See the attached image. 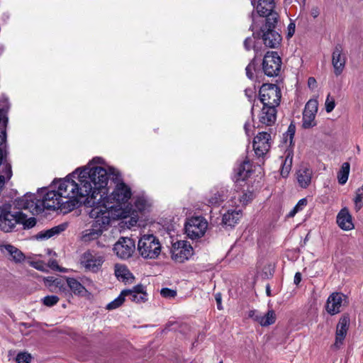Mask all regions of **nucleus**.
<instances>
[{
    "label": "nucleus",
    "instance_id": "nucleus-1",
    "mask_svg": "<svg viewBox=\"0 0 363 363\" xmlns=\"http://www.w3.org/2000/svg\"><path fill=\"white\" fill-rule=\"evenodd\" d=\"M103 159L99 157H94L89 164L88 167L78 168L72 173V176L79 175V182L82 185V191L85 192L86 198L83 200L84 206H111L108 198L104 196L108 193V180H118L121 177V172L113 167L107 169L93 166L94 164H102Z\"/></svg>",
    "mask_w": 363,
    "mask_h": 363
},
{
    "label": "nucleus",
    "instance_id": "nucleus-2",
    "mask_svg": "<svg viewBox=\"0 0 363 363\" xmlns=\"http://www.w3.org/2000/svg\"><path fill=\"white\" fill-rule=\"evenodd\" d=\"M91 208L89 213V217L93 218L91 226L82 232V239L84 242H89L99 238L102 233L107 230L112 220L126 215L119 208L113 206H86Z\"/></svg>",
    "mask_w": 363,
    "mask_h": 363
},
{
    "label": "nucleus",
    "instance_id": "nucleus-3",
    "mask_svg": "<svg viewBox=\"0 0 363 363\" xmlns=\"http://www.w3.org/2000/svg\"><path fill=\"white\" fill-rule=\"evenodd\" d=\"M55 185L57 186L60 196L65 200H74L75 201L74 208L78 206L79 203L83 202L82 199H85L86 195L82 191V185L79 182V175L76 177L69 174L63 179L57 180Z\"/></svg>",
    "mask_w": 363,
    "mask_h": 363
},
{
    "label": "nucleus",
    "instance_id": "nucleus-4",
    "mask_svg": "<svg viewBox=\"0 0 363 363\" xmlns=\"http://www.w3.org/2000/svg\"><path fill=\"white\" fill-rule=\"evenodd\" d=\"M40 205L42 207V212L45 209H60L64 213H67L74 209L75 201L74 200H64L60 196L59 191H49L40 199Z\"/></svg>",
    "mask_w": 363,
    "mask_h": 363
},
{
    "label": "nucleus",
    "instance_id": "nucleus-5",
    "mask_svg": "<svg viewBox=\"0 0 363 363\" xmlns=\"http://www.w3.org/2000/svg\"><path fill=\"white\" fill-rule=\"evenodd\" d=\"M138 250L144 259H157L161 253L162 245L153 234H144L138 242Z\"/></svg>",
    "mask_w": 363,
    "mask_h": 363
},
{
    "label": "nucleus",
    "instance_id": "nucleus-6",
    "mask_svg": "<svg viewBox=\"0 0 363 363\" xmlns=\"http://www.w3.org/2000/svg\"><path fill=\"white\" fill-rule=\"evenodd\" d=\"M112 182L116 184L113 191L109 196L107 193L104 196L108 198L111 205L121 208V205L128 203L132 197V190L128 184L123 182L121 175L118 180Z\"/></svg>",
    "mask_w": 363,
    "mask_h": 363
},
{
    "label": "nucleus",
    "instance_id": "nucleus-7",
    "mask_svg": "<svg viewBox=\"0 0 363 363\" xmlns=\"http://www.w3.org/2000/svg\"><path fill=\"white\" fill-rule=\"evenodd\" d=\"M208 226L207 220L201 216H191L186 219L184 231L186 236L191 240H197L202 238Z\"/></svg>",
    "mask_w": 363,
    "mask_h": 363
},
{
    "label": "nucleus",
    "instance_id": "nucleus-8",
    "mask_svg": "<svg viewBox=\"0 0 363 363\" xmlns=\"http://www.w3.org/2000/svg\"><path fill=\"white\" fill-rule=\"evenodd\" d=\"M259 101L264 106L277 107L279 105L281 93L279 87L274 84H264L259 91Z\"/></svg>",
    "mask_w": 363,
    "mask_h": 363
},
{
    "label": "nucleus",
    "instance_id": "nucleus-9",
    "mask_svg": "<svg viewBox=\"0 0 363 363\" xmlns=\"http://www.w3.org/2000/svg\"><path fill=\"white\" fill-rule=\"evenodd\" d=\"M251 4L260 16L266 17L267 23H277L279 15L274 11V0H252Z\"/></svg>",
    "mask_w": 363,
    "mask_h": 363
},
{
    "label": "nucleus",
    "instance_id": "nucleus-10",
    "mask_svg": "<svg viewBox=\"0 0 363 363\" xmlns=\"http://www.w3.org/2000/svg\"><path fill=\"white\" fill-rule=\"evenodd\" d=\"M281 67V59L277 52H267L263 58L262 69L268 77L278 76Z\"/></svg>",
    "mask_w": 363,
    "mask_h": 363
},
{
    "label": "nucleus",
    "instance_id": "nucleus-11",
    "mask_svg": "<svg viewBox=\"0 0 363 363\" xmlns=\"http://www.w3.org/2000/svg\"><path fill=\"white\" fill-rule=\"evenodd\" d=\"M193 251V247L187 241L178 240L172 243L171 257L174 262L183 263L191 257Z\"/></svg>",
    "mask_w": 363,
    "mask_h": 363
},
{
    "label": "nucleus",
    "instance_id": "nucleus-12",
    "mask_svg": "<svg viewBox=\"0 0 363 363\" xmlns=\"http://www.w3.org/2000/svg\"><path fill=\"white\" fill-rule=\"evenodd\" d=\"M39 203L40 199H37L36 195L29 193L14 201L16 208L28 210L33 215L39 214L42 212V207Z\"/></svg>",
    "mask_w": 363,
    "mask_h": 363
},
{
    "label": "nucleus",
    "instance_id": "nucleus-13",
    "mask_svg": "<svg viewBox=\"0 0 363 363\" xmlns=\"http://www.w3.org/2000/svg\"><path fill=\"white\" fill-rule=\"evenodd\" d=\"M276 25L277 23L271 25L266 22L261 28V39L266 47L276 48L280 45L281 37L274 30Z\"/></svg>",
    "mask_w": 363,
    "mask_h": 363
},
{
    "label": "nucleus",
    "instance_id": "nucleus-14",
    "mask_svg": "<svg viewBox=\"0 0 363 363\" xmlns=\"http://www.w3.org/2000/svg\"><path fill=\"white\" fill-rule=\"evenodd\" d=\"M113 252L121 259L130 258L135 250V244L133 239L121 238L113 247Z\"/></svg>",
    "mask_w": 363,
    "mask_h": 363
},
{
    "label": "nucleus",
    "instance_id": "nucleus-15",
    "mask_svg": "<svg viewBox=\"0 0 363 363\" xmlns=\"http://www.w3.org/2000/svg\"><path fill=\"white\" fill-rule=\"evenodd\" d=\"M104 262V257L99 253L86 252L83 254L81 264L88 271L97 272Z\"/></svg>",
    "mask_w": 363,
    "mask_h": 363
},
{
    "label": "nucleus",
    "instance_id": "nucleus-16",
    "mask_svg": "<svg viewBox=\"0 0 363 363\" xmlns=\"http://www.w3.org/2000/svg\"><path fill=\"white\" fill-rule=\"evenodd\" d=\"M228 189L216 186L210 190L205 196V203L211 207L219 206L228 198Z\"/></svg>",
    "mask_w": 363,
    "mask_h": 363
},
{
    "label": "nucleus",
    "instance_id": "nucleus-17",
    "mask_svg": "<svg viewBox=\"0 0 363 363\" xmlns=\"http://www.w3.org/2000/svg\"><path fill=\"white\" fill-rule=\"evenodd\" d=\"M23 214L21 213H11L4 210L0 219V229L5 232H11L17 223L23 221Z\"/></svg>",
    "mask_w": 363,
    "mask_h": 363
},
{
    "label": "nucleus",
    "instance_id": "nucleus-18",
    "mask_svg": "<svg viewBox=\"0 0 363 363\" xmlns=\"http://www.w3.org/2000/svg\"><path fill=\"white\" fill-rule=\"evenodd\" d=\"M347 297L340 292L331 294L326 302V311L330 315H335L341 311V307L347 303Z\"/></svg>",
    "mask_w": 363,
    "mask_h": 363
},
{
    "label": "nucleus",
    "instance_id": "nucleus-19",
    "mask_svg": "<svg viewBox=\"0 0 363 363\" xmlns=\"http://www.w3.org/2000/svg\"><path fill=\"white\" fill-rule=\"evenodd\" d=\"M271 135L266 132L259 133L253 141V149L257 156H264L269 150Z\"/></svg>",
    "mask_w": 363,
    "mask_h": 363
},
{
    "label": "nucleus",
    "instance_id": "nucleus-20",
    "mask_svg": "<svg viewBox=\"0 0 363 363\" xmlns=\"http://www.w3.org/2000/svg\"><path fill=\"white\" fill-rule=\"evenodd\" d=\"M248 318L252 319L262 327L274 324L277 319L275 312L273 310H269L265 314L257 310H250L248 312Z\"/></svg>",
    "mask_w": 363,
    "mask_h": 363
},
{
    "label": "nucleus",
    "instance_id": "nucleus-21",
    "mask_svg": "<svg viewBox=\"0 0 363 363\" xmlns=\"http://www.w3.org/2000/svg\"><path fill=\"white\" fill-rule=\"evenodd\" d=\"M349 324L350 319L348 317L345 316L340 319L336 328L335 340L332 346L334 349L337 350L342 345L348 330Z\"/></svg>",
    "mask_w": 363,
    "mask_h": 363
},
{
    "label": "nucleus",
    "instance_id": "nucleus-22",
    "mask_svg": "<svg viewBox=\"0 0 363 363\" xmlns=\"http://www.w3.org/2000/svg\"><path fill=\"white\" fill-rule=\"evenodd\" d=\"M346 58L342 53V46L337 45L335 47L332 53V65L334 73L336 76L341 74L345 69Z\"/></svg>",
    "mask_w": 363,
    "mask_h": 363
},
{
    "label": "nucleus",
    "instance_id": "nucleus-23",
    "mask_svg": "<svg viewBox=\"0 0 363 363\" xmlns=\"http://www.w3.org/2000/svg\"><path fill=\"white\" fill-rule=\"evenodd\" d=\"M125 298L138 303H144L147 300L145 287L142 284L135 286L132 289L123 290Z\"/></svg>",
    "mask_w": 363,
    "mask_h": 363
},
{
    "label": "nucleus",
    "instance_id": "nucleus-24",
    "mask_svg": "<svg viewBox=\"0 0 363 363\" xmlns=\"http://www.w3.org/2000/svg\"><path fill=\"white\" fill-rule=\"evenodd\" d=\"M0 251L9 259L16 263H21L25 259L24 254L15 246L10 244H0Z\"/></svg>",
    "mask_w": 363,
    "mask_h": 363
},
{
    "label": "nucleus",
    "instance_id": "nucleus-25",
    "mask_svg": "<svg viewBox=\"0 0 363 363\" xmlns=\"http://www.w3.org/2000/svg\"><path fill=\"white\" fill-rule=\"evenodd\" d=\"M337 224L342 230L349 231L354 228L352 216L347 207L342 208L337 215Z\"/></svg>",
    "mask_w": 363,
    "mask_h": 363
},
{
    "label": "nucleus",
    "instance_id": "nucleus-26",
    "mask_svg": "<svg viewBox=\"0 0 363 363\" xmlns=\"http://www.w3.org/2000/svg\"><path fill=\"white\" fill-rule=\"evenodd\" d=\"M313 170L308 167L301 166L296 172V179L302 189L308 188L311 184Z\"/></svg>",
    "mask_w": 363,
    "mask_h": 363
},
{
    "label": "nucleus",
    "instance_id": "nucleus-27",
    "mask_svg": "<svg viewBox=\"0 0 363 363\" xmlns=\"http://www.w3.org/2000/svg\"><path fill=\"white\" fill-rule=\"evenodd\" d=\"M85 281L91 282L89 279H85L84 281L82 280V282L79 281L77 279L73 277H67L66 281L69 291V293L72 294H74L78 296H85L88 293V291L83 285L85 284Z\"/></svg>",
    "mask_w": 363,
    "mask_h": 363
},
{
    "label": "nucleus",
    "instance_id": "nucleus-28",
    "mask_svg": "<svg viewBox=\"0 0 363 363\" xmlns=\"http://www.w3.org/2000/svg\"><path fill=\"white\" fill-rule=\"evenodd\" d=\"M133 207L135 209L132 211L137 213H148L151 210L152 202L145 194L137 195L133 198Z\"/></svg>",
    "mask_w": 363,
    "mask_h": 363
},
{
    "label": "nucleus",
    "instance_id": "nucleus-29",
    "mask_svg": "<svg viewBox=\"0 0 363 363\" xmlns=\"http://www.w3.org/2000/svg\"><path fill=\"white\" fill-rule=\"evenodd\" d=\"M276 106H264L259 116V122L266 125H272L277 118Z\"/></svg>",
    "mask_w": 363,
    "mask_h": 363
},
{
    "label": "nucleus",
    "instance_id": "nucleus-30",
    "mask_svg": "<svg viewBox=\"0 0 363 363\" xmlns=\"http://www.w3.org/2000/svg\"><path fill=\"white\" fill-rule=\"evenodd\" d=\"M242 217L240 209L228 210L223 214L222 223L226 226L233 227Z\"/></svg>",
    "mask_w": 363,
    "mask_h": 363
},
{
    "label": "nucleus",
    "instance_id": "nucleus-31",
    "mask_svg": "<svg viewBox=\"0 0 363 363\" xmlns=\"http://www.w3.org/2000/svg\"><path fill=\"white\" fill-rule=\"evenodd\" d=\"M68 226L67 223H61L57 226H55L50 229L41 231L36 235V238L38 240H47L49 239L54 235H58L60 233L65 231Z\"/></svg>",
    "mask_w": 363,
    "mask_h": 363
},
{
    "label": "nucleus",
    "instance_id": "nucleus-32",
    "mask_svg": "<svg viewBox=\"0 0 363 363\" xmlns=\"http://www.w3.org/2000/svg\"><path fill=\"white\" fill-rule=\"evenodd\" d=\"M238 176L237 180L244 181L252 172V164L250 160L245 158L235 169Z\"/></svg>",
    "mask_w": 363,
    "mask_h": 363
},
{
    "label": "nucleus",
    "instance_id": "nucleus-33",
    "mask_svg": "<svg viewBox=\"0 0 363 363\" xmlns=\"http://www.w3.org/2000/svg\"><path fill=\"white\" fill-rule=\"evenodd\" d=\"M293 151L287 149L284 153V159L281 162V174L283 177H287L292 166Z\"/></svg>",
    "mask_w": 363,
    "mask_h": 363
},
{
    "label": "nucleus",
    "instance_id": "nucleus-34",
    "mask_svg": "<svg viewBox=\"0 0 363 363\" xmlns=\"http://www.w3.org/2000/svg\"><path fill=\"white\" fill-rule=\"evenodd\" d=\"M115 275L118 279L123 281H129L134 278L128 267L121 264H116L115 265Z\"/></svg>",
    "mask_w": 363,
    "mask_h": 363
},
{
    "label": "nucleus",
    "instance_id": "nucleus-35",
    "mask_svg": "<svg viewBox=\"0 0 363 363\" xmlns=\"http://www.w3.org/2000/svg\"><path fill=\"white\" fill-rule=\"evenodd\" d=\"M115 207L118 208V206H115ZM119 209L122 212H124V214L126 216L125 217L121 216V217L118 218V219L127 218L128 217L130 216L129 219L125 221V224L128 225V227L133 228L138 225V223L139 222V218L137 215V213L133 211L131 208H130L128 211L123 210V209H121V208H119ZM116 220H117V218Z\"/></svg>",
    "mask_w": 363,
    "mask_h": 363
},
{
    "label": "nucleus",
    "instance_id": "nucleus-36",
    "mask_svg": "<svg viewBox=\"0 0 363 363\" xmlns=\"http://www.w3.org/2000/svg\"><path fill=\"white\" fill-rule=\"evenodd\" d=\"M350 171V164L349 162H344L339 172H337V181L341 185H344L348 180Z\"/></svg>",
    "mask_w": 363,
    "mask_h": 363
},
{
    "label": "nucleus",
    "instance_id": "nucleus-37",
    "mask_svg": "<svg viewBox=\"0 0 363 363\" xmlns=\"http://www.w3.org/2000/svg\"><path fill=\"white\" fill-rule=\"evenodd\" d=\"M353 201L354 208L358 212L363 207V185L356 190Z\"/></svg>",
    "mask_w": 363,
    "mask_h": 363
},
{
    "label": "nucleus",
    "instance_id": "nucleus-38",
    "mask_svg": "<svg viewBox=\"0 0 363 363\" xmlns=\"http://www.w3.org/2000/svg\"><path fill=\"white\" fill-rule=\"evenodd\" d=\"M6 134L4 123H0V165L2 164L4 152L6 147Z\"/></svg>",
    "mask_w": 363,
    "mask_h": 363
},
{
    "label": "nucleus",
    "instance_id": "nucleus-39",
    "mask_svg": "<svg viewBox=\"0 0 363 363\" xmlns=\"http://www.w3.org/2000/svg\"><path fill=\"white\" fill-rule=\"evenodd\" d=\"M315 115L311 113H303V127L304 128H310L316 125L315 121Z\"/></svg>",
    "mask_w": 363,
    "mask_h": 363
},
{
    "label": "nucleus",
    "instance_id": "nucleus-40",
    "mask_svg": "<svg viewBox=\"0 0 363 363\" xmlns=\"http://www.w3.org/2000/svg\"><path fill=\"white\" fill-rule=\"evenodd\" d=\"M12 176L11 167L9 164L4 165L2 174L0 175V189H1L6 181L11 179Z\"/></svg>",
    "mask_w": 363,
    "mask_h": 363
},
{
    "label": "nucleus",
    "instance_id": "nucleus-41",
    "mask_svg": "<svg viewBox=\"0 0 363 363\" xmlns=\"http://www.w3.org/2000/svg\"><path fill=\"white\" fill-rule=\"evenodd\" d=\"M254 193L252 191L247 190L239 195L238 201L240 205L245 206L250 203L254 199Z\"/></svg>",
    "mask_w": 363,
    "mask_h": 363
},
{
    "label": "nucleus",
    "instance_id": "nucleus-42",
    "mask_svg": "<svg viewBox=\"0 0 363 363\" xmlns=\"http://www.w3.org/2000/svg\"><path fill=\"white\" fill-rule=\"evenodd\" d=\"M125 294H123V291H122L117 298H116L113 301H111L109 303L107 304L106 309L113 310L120 307L125 301Z\"/></svg>",
    "mask_w": 363,
    "mask_h": 363
},
{
    "label": "nucleus",
    "instance_id": "nucleus-43",
    "mask_svg": "<svg viewBox=\"0 0 363 363\" xmlns=\"http://www.w3.org/2000/svg\"><path fill=\"white\" fill-rule=\"evenodd\" d=\"M295 134V126L291 124L287 131L284 134L283 140L286 145L291 146L293 143V139Z\"/></svg>",
    "mask_w": 363,
    "mask_h": 363
},
{
    "label": "nucleus",
    "instance_id": "nucleus-44",
    "mask_svg": "<svg viewBox=\"0 0 363 363\" xmlns=\"http://www.w3.org/2000/svg\"><path fill=\"white\" fill-rule=\"evenodd\" d=\"M54 285L58 289L59 291L65 296H70L67 282H63L61 279H56L53 281Z\"/></svg>",
    "mask_w": 363,
    "mask_h": 363
},
{
    "label": "nucleus",
    "instance_id": "nucleus-45",
    "mask_svg": "<svg viewBox=\"0 0 363 363\" xmlns=\"http://www.w3.org/2000/svg\"><path fill=\"white\" fill-rule=\"evenodd\" d=\"M318 103L317 100L311 99L306 103L304 111H306V113H311L316 114L318 111Z\"/></svg>",
    "mask_w": 363,
    "mask_h": 363
},
{
    "label": "nucleus",
    "instance_id": "nucleus-46",
    "mask_svg": "<svg viewBox=\"0 0 363 363\" xmlns=\"http://www.w3.org/2000/svg\"><path fill=\"white\" fill-rule=\"evenodd\" d=\"M257 37L254 32L252 34V37H248L244 41V47L247 50H250V49L253 48L255 50H257V45L255 43V39H257Z\"/></svg>",
    "mask_w": 363,
    "mask_h": 363
},
{
    "label": "nucleus",
    "instance_id": "nucleus-47",
    "mask_svg": "<svg viewBox=\"0 0 363 363\" xmlns=\"http://www.w3.org/2000/svg\"><path fill=\"white\" fill-rule=\"evenodd\" d=\"M60 298L57 296L55 295H51V296H46L43 298H42V302L43 305L48 306V307H52L55 305H56Z\"/></svg>",
    "mask_w": 363,
    "mask_h": 363
},
{
    "label": "nucleus",
    "instance_id": "nucleus-48",
    "mask_svg": "<svg viewBox=\"0 0 363 363\" xmlns=\"http://www.w3.org/2000/svg\"><path fill=\"white\" fill-rule=\"evenodd\" d=\"M325 111L327 113H330L335 107V100L333 96L330 94H328L325 102Z\"/></svg>",
    "mask_w": 363,
    "mask_h": 363
},
{
    "label": "nucleus",
    "instance_id": "nucleus-49",
    "mask_svg": "<svg viewBox=\"0 0 363 363\" xmlns=\"http://www.w3.org/2000/svg\"><path fill=\"white\" fill-rule=\"evenodd\" d=\"M32 357L30 354L28 352H20L16 357V362L17 363H30Z\"/></svg>",
    "mask_w": 363,
    "mask_h": 363
},
{
    "label": "nucleus",
    "instance_id": "nucleus-50",
    "mask_svg": "<svg viewBox=\"0 0 363 363\" xmlns=\"http://www.w3.org/2000/svg\"><path fill=\"white\" fill-rule=\"evenodd\" d=\"M160 294L166 298H172L177 296V291L169 289L162 288L160 291Z\"/></svg>",
    "mask_w": 363,
    "mask_h": 363
},
{
    "label": "nucleus",
    "instance_id": "nucleus-51",
    "mask_svg": "<svg viewBox=\"0 0 363 363\" xmlns=\"http://www.w3.org/2000/svg\"><path fill=\"white\" fill-rule=\"evenodd\" d=\"M255 70V60H252L245 68L246 75L250 79H253V72Z\"/></svg>",
    "mask_w": 363,
    "mask_h": 363
},
{
    "label": "nucleus",
    "instance_id": "nucleus-52",
    "mask_svg": "<svg viewBox=\"0 0 363 363\" xmlns=\"http://www.w3.org/2000/svg\"><path fill=\"white\" fill-rule=\"evenodd\" d=\"M20 223H23L25 228H31L35 225L36 220L33 217L26 219L23 216V221L20 222Z\"/></svg>",
    "mask_w": 363,
    "mask_h": 363
},
{
    "label": "nucleus",
    "instance_id": "nucleus-53",
    "mask_svg": "<svg viewBox=\"0 0 363 363\" xmlns=\"http://www.w3.org/2000/svg\"><path fill=\"white\" fill-rule=\"evenodd\" d=\"M308 201L306 198H303L300 199L296 205L294 206L298 211H302L306 206H307Z\"/></svg>",
    "mask_w": 363,
    "mask_h": 363
},
{
    "label": "nucleus",
    "instance_id": "nucleus-54",
    "mask_svg": "<svg viewBox=\"0 0 363 363\" xmlns=\"http://www.w3.org/2000/svg\"><path fill=\"white\" fill-rule=\"evenodd\" d=\"M245 96L248 98L250 101H252L255 96V91L254 89L247 88L245 90Z\"/></svg>",
    "mask_w": 363,
    "mask_h": 363
},
{
    "label": "nucleus",
    "instance_id": "nucleus-55",
    "mask_svg": "<svg viewBox=\"0 0 363 363\" xmlns=\"http://www.w3.org/2000/svg\"><path fill=\"white\" fill-rule=\"evenodd\" d=\"M295 28H296V25H295V23L294 22H291L289 26H288V33H287V36L289 38H291L294 35V33H295Z\"/></svg>",
    "mask_w": 363,
    "mask_h": 363
},
{
    "label": "nucleus",
    "instance_id": "nucleus-56",
    "mask_svg": "<svg viewBox=\"0 0 363 363\" xmlns=\"http://www.w3.org/2000/svg\"><path fill=\"white\" fill-rule=\"evenodd\" d=\"M0 116H1V118H0V121H5V128H6V124H7V122H8V119L6 117V111L4 109V108H0Z\"/></svg>",
    "mask_w": 363,
    "mask_h": 363
},
{
    "label": "nucleus",
    "instance_id": "nucleus-57",
    "mask_svg": "<svg viewBox=\"0 0 363 363\" xmlns=\"http://www.w3.org/2000/svg\"><path fill=\"white\" fill-rule=\"evenodd\" d=\"M301 278H302L301 274L300 272H296L294 275V284L298 285L301 281Z\"/></svg>",
    "mask_w": 363,
    "mask_h": 363
},
{
    "label": "nucleus",
    "instance_id": "nucleus-58",
    "mask_svg": "<svg viewBox=\"0 0 363 363\" xmlns=\"http://www.w3.org/2000/svg\"><path fill=\"white\" fill-rule=\"evenodd\" d=\"M216 301L217 302V308L218 310L223 309V306L221 304V296L220 294L216 295Z\"/></svg>",
    "mask_w": 363,
    "mask_h": 363
},
{
    "label": "nucleus",
    "instance_id": "nucleus-59",
    "mask_svg": "<svg viewBox=\"0 0 363 363\" xmlns=\"http://www.w3.org/2000/svg\"><path fill=\"white\" fill-rule=\"evenodd\" d=\"M316 80L313 77H309L308 79V84L309 87H313L315 86Z\"/></svg>",
    "mask_w": 363,
    "mask_h": 363
},
{
    "label": "nucleus",
    "instance_id": "nucleus-60",
    "mask_svg": "<svg viewBox=\"0 0 363 363\" xmlns=\"http://www.w3.org/2000/svg\"><path fill=\"white\" fill-rule=\"evenodd\" d=\"M49 266L53 269L57 270V269H59V266L55 260L50 261Z\"/></svg>",
    "mask_w": 363,
    "mask_h": 363
},
{
    "label": "nucleus",
    "instance_id": "nucleus-61",
    "mask_svg": "<svg viewBox=\"0 0 363 363\" xmlns=\"http://www.w3.org/2000/svg\"><path fill=\"white\" fill-rule=\"evenodd\" d=\"M250 126L249 122H246L244 125V129L247 136H250Z\"/></svg>",
    "mask_w": 363,
    "mask_h": 363
},
{
    "label": "nucleus",
    "instance_id": "nucleus-62",
    "mask_svg": "<svg viewBox=\"0 0 363 363\" xmlns=\"http://www.w3.org/2000/svg\"><path fill=\"white\" fill-rule=\"evenodd\" d=\"M298 212H299L295 207L289 213L288 216L291 218L294 217Z\"/></svg>",
    "mask_w": 363,
    "mask_h": 363
},
{
    "label": "nucleus",
    "instance_id": "nucleus-63",
    "mask_svg": "<svg viewBox=\"0 0 363 363\" xmlns=\"http://www.w3.org/2000/svg\"><path fill=\"white\" fill-rule=\"evenodd\" d=\"M319 14V12L317 9H313L311 11V16L313 17V18H316Z\"/></svg>",
    "mask_w": 363,
    "mask_h": 363
},
{
    "label": "nucleus",
    "instance_id": "nucleus-64",
    "mask_svg": "<svg viewBox=\"0 0 363 363\" xmlns=\"http://www.w3.org/2000/svg\"><path fill=\"white\" fill-rule=\"evenodd\" d=\"M267 296H270L271 295V292H270V287L269 285L267 286Z\"/></svg>",
    "mask_w": 363,
    "mask_h": 363
}]
</instances>
